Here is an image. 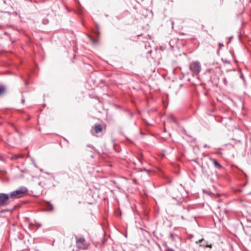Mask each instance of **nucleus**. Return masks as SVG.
Masks as SVG:
<instances>
[{"label": "nucleus", "mask_w": 251, "mask_h": 251, "mask_svg": "<svg viewBox=\"0 0 251 251\" xmlns=\"http://www.w3.org/2000/svg\"><path fill=\"white\" fill-rule=\"evenodd\" d=\"M211 246H212L211 245H210L207 246V247H209V248H211Z\"/></svg>", "instance_id": "16"}, {"label": "nucleus", "mask_w": 251, "mask_h": 251, "mask_svg": "<svg viewBox=\"0 0 251 251\" xmlns=\"http://www.w3.org/2000/svg\"><path fill=\"white\" fill-rule=\"evenodd\" d=\"M181 218H182V219H184V218H183V216H181Z\"/></svg>", "instance_id": "20"}, {"label": "nucleus", "mask_w": 251, "mask_h": 251, "mask_svg": "<svg viewBox=\"0 0 251 251\" xmlns=\"http://www.w3.org/2000/svg\"><path fill=\"white\" fill-rule=\"evenodd\" d=\"M5 88L3 86H0V95L4 93Z\"/></svg>", "instance_id": "9"}, {"label": "nucleus", "mask_w": 251, "mask_h": 251, "mask_svg": "<svg viewBox=\"0 0 251 251\" xmlns=\"http://www.w3.org/2000/svg\"><path fill=\"white\" fill-rule=\"evenodd\" d=\"M210 160L213 163L216 168L221 169L222 168V165L215 158H210Z\"/></svg>", "instance_id": "5"}, {"label": "nucleus", "mask_w": 251, "mask_h": 251, "mask_svg": "<svg viewBox=\"0 0 251 251\" xmlns=\"http://www.w3.org/2000/svg\"><path fill=\"white\" fill-rule=\"evenodd\" d=\"M76 240V246L77 249L82 250H87L89 245L87 244L84 237H75Z\"/></svg>", "instance_id": "2"}, {"label": "nucleus", "mask_w": 251, "mask_h": 251, "mask_svg": "<svg viewBox=\"0 0 251 251\" xmlns=\"http://www.w3.org/2000/svg\"><path fill=\"white\" fill-rule=\"evenodd\" d=\"M94 130L96 133H98L101 132L102 130V127L101 125L98 124L95 125L94 127Z\"/></svg>", "instance_id": "6"}, {"label": "nucleus", "mask_w": 251, "mask_h": 251, "mask_svg": "<svg viewBox=\"0 0 251 251\" xmlns=\"http://www.w3.org/2000/svg\"><path fill=\"white\" fill-rule=\"evenodd\" d=\"M216 70H219V68H216Z\"/></svg>", "instance_id": "19"}, {"label": "nucleus", "mask_w": 251, "mask_h": 251, "mask_svg": "<svg viewBox=\"0 0 251 251\" xmlns=\"http://www.w3.org/2000/svg\"><path fill=\"white\" fill-rule=\"evenodd\" d=\"M9 198V195L5 193H0V206L6 205Z\"/></svg>", "instance_id": "4"}, {"label": "nucleus", "mask_w": 251, "mask_h": 251, "mask_svg": "<svg viewBox=\"0 0 251 251\" xmlns=\"http://www.w3.org/2000/svg\"><path fill=\"white\" fill-rule=\"evenodd\" d=\"M28 192L27 189L25 187H20L18 189L12 192L9 196V198L17 199L22 198L24 194Z\"/></svg>", "instance_id": "1"}, {"label": "nucleus", "mask_w": 251, "mask_h": 251, "mask_svg": "<svg viewBox=\"0 0 251 251\" xmlns=\"http://www.w3.org/2000/svg\"><path fill=\"white\" fill-rule=\"evenodd\" d=\"M169 118L172 122L174 123L176 122V118L172 114L169 115Z\"/></svg>", "instance_id": "7"}, {"label": "nucleus", "mask_w": 251, "mask_h": 251, "mask_svg": "<svg viewBox=\"0 0 251 251\" xmlns=\"http://www.w3.org/2000/svg\"><path fill=\"white\" fill-rule=\"evenodd\" d=\"M206 145H205V146H204V147H206Z\"/></svg>", "instance_id": "21"}, {"label": "nucleus", "mask_w": 251, "mask_h": 251, "mask_svg": "<svg viewBox=\"0 0 251 251\" xmlns=\"http://www.w3.org/2000/svg\"><path fill=\"white\" fill-rule=\"evenodd\" d=\"M49 206L50 208V210H52L53 209V207L52 204H51L50 203H49Z\"/></svg>", "instance_id": "14"}, {"label": "nucleus", "mask_w": 251, "mask_h": 251, "mask_svg": "<svg viewBox=\"0 0 251 251\" xmlns=\"http://www.w3.org/2000/svg\"><path fill=\"white\" fill-rule=\"evenodd\" d=\"M88 146L89 148H92V146Z\"/></svg>", "instance_id": "18"}, {"label": "nucleus", "mask_w": 251, "mask_h": 251, "mask_svg": "<svg viewBox=\"0 0 251 251\" xmlns=\"http://www.w3.org/2000/svg\"><path fill=\"white\" fill-rule=\"evenodd\" d=\"M189 69L193 74H198L201 69V65L198 61L193 62L189 65Z\"/></svg>", "instance_id": "3"}, {"label": "nucleus", "mask_w": 251, "mask_h": 251, "mask_svg": "<svg viewBox=\"0 0 251 251\" xmlns=\"http://www.w3.org/2000/svg\"><path fill=\"white\" fill-rule=\"evenodd\" d=\"M43 23L44 25H47L49 23V20L47 19H44L43 20Z\"/></svg>", "instance_id": "10"}, {"label": "nucleus", "mask_w": 251, "mask_h": 251, "mask_svg": "<svg viewBox=\"0 0 251 251\" xmlns=\"http://www.w3.org/2000/svg\"><path fill=\"white\" fill-rule=\"evenodd\" d=\"M206 71L207 73H214V70L213 69H208Z\"/></svg>", "instance_id": "11"}, {"label": "nucleus", "mask_w": 251, "mask_h": 251, "mask_svg": "<svg viewBox=\"0 0 251 251\" xmlns=\"http://www.w3.org/2000/svg\"><path fill=\"white\" fill-rule=\"evenodd\" d=\"M8 211H9V210L8 209H2L0 211V213H4L5 212Z\"/></svg>", "instance_id": "12"}, {"label": "nucleus", "mask_w": 251, "mask_h": 251, "mask_svg": "<svg viewBox=\"0 0 251 251\" xmlns=\"http://www.w3.org/2000/svg\"><path fill=\"white\" fill-rule=\"evenodd\" d=\"M220 45L221 46H223V44H220Z\"/></svg>", "instance_id": "17"}, {"label": "nucleus", "mask_w": 251, "mask_h": 251, "mask_svg": "<svg viewBox=\"0 0 251 251\" xmlns=\"http://www.w3.org/2000/svg\"><path fill=\"white\" fill-rule=\"evenodd\" d=\"M24 157V155H14L12 157V159H18L19 158Z\"/></svg>", "instance_id": "8"}, {"label": "nucleus", "mask_w": 251, "mask_h": 251, "mask_svg": "<svg viewBox=\"0 0 251 251\" xmlns=\"http://www.w3.org/2000/svg\"><path fill=\"white\" fill-rule=\"evenodd\" d=\"M164 251H175L174 250H173V249H171V248H167L166 249V250H165Z\"/></svg>", "instance_id": "13"}, {"label": "nucleus", "mask_w": 251, "mask_h": 251, "mask_svg": "<svg viewBox=\"0 0 251 251\" xmlns=\"http://www.w3.org/2000/svg\"><path fill=\"white\" fill-rule=\"evenodd\" d=\"M171 23H172V28H173V26H174V22L173 21H172Z\"/></svg>", "instance_id": "15"}]
</instances>
